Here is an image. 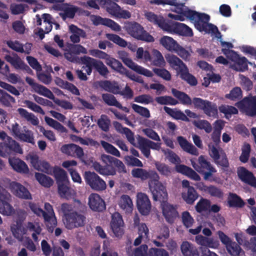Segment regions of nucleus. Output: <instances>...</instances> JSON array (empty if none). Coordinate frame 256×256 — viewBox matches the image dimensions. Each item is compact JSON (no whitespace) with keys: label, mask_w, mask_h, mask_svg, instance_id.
Returning a JSON list of instances; mask_svg holds the SVG:
<instances>
[{"label":"nucleus","mask_w":256,"mask_h":256,"mask_svg":"<svg viewBox=\"0 0 256 256\" xmlns=\"http://www.w3.org/2000/svg\"><path fill=\"white\" fill-rule=\"evenodd\" d=\"M126 29L129 34L137 40L144 30L141 25L136 22L128 24Z\"/></svg>","instance_id":"obj_35"},{"label":"nucleus","mask_w":256,"mask_h":256,"mask_svg":"<svg viewBox=\"0 0 256 256\" xmlns=\"http://www.w3.org/2000/svg\"><path fill=\"white\" fill-rule=\"evenodd\" d=\"M17 138L22 142L30 144L34 143V136L32 132L26 129L25 126L24 127L23 132H20Z\"/></svg>","instance_id":"obj_46"},{"label":"nucleus","mask_w":256,"mask_h":256,"mask_svg":"<svg viewBox=\"0 0 256 256\" xmlns=\"http://www.w3.org/2000/svg\"><path fill=\"white\" fill-rule=\"evenodd\" d=\"M144 16L149 22L158 25L159 27L164 30V28L166 27L168 22H165L162 16H158L152 12H146Z\"/></svg>","instance_id":"obj_31"},{"label":"nucleus","mask_w":256,"mask_h":256,"mask_svg":"<svg viewBox=\"0 0 256 256\" xmlns=\"http://www.w3.org/2000/svg\"><path fill=\"white\" fill-rule=\"evenodd\" d=\"M83 64H88L89 65L93 66V67L102 76H106L109 73L107 67L102 62L88 56H84L81 58Z\"/></svg>","instance_id":"obj_15"},{"label":"nucleus","mask_w":256,"mask_h":256,"mask_svg":"<svg viewBox=\"0 0 256 256\" xmlns=\"http://www.w3.org/2000/svg\"><path fill=\"white\" fill-rule=\"evenodd\" d=\"M100 144L106 152L117 157H120V152L114 146L104 140H101Z\"/></svg>","instance_id":"obj_52"},{"label":"nucleus","mask_w":256,"mask_h":256,"mask_svg":"<svg viewBox=\"0 0 256 256\" xmlns=\"http://www.w3.org/2000/svg\"><path fill=\"white\" fill-rule=\"evenodd\" d=\"M180 78L186 81L188 83L192 86H196L197 84V80L196 78L189 72L187 67L186 70L182 71L180 74Z\"/></svg>","instance_id":"obj_58"},{"label":"nucleus","mask_w":256,"mask_h":256,"mask_svg":"<svg viewBox=\"0 0 256 256\" xmlns=\"http://www.w3.org/2000/svg\"><path fill=\"white\" fill-rule=\"evenodd\" d=\"M103 100L109 106H116L117 108H121V104L116 99L115 97L109 94H104L102 95Z\"/></svg>","instance_id":"obj_64"},{"label":"nucleus","mask_w":256,"mask_h":256,"mask_svg":"<svg viewBox=\"0 0 256 256\" xmlns=\"http://www.w3.org/2000/svg\"><path fill=\"white\" fill-rule=\"evenodd\" d=\"M27 232L31 233V236L35 242H38V236L42 234V228L40 222H28L26 224Z\"/></svg>","instance_id":"obj_22"},{"label":"nucleus","mask_w":256,"mask_h":256,"mask_svg":"<svg viewBox=\"0 0 256 256\" xmlns=\"http://www.w3.org/2000/svg\"><path fill=\"white\" fill-rule=\"evenodd\" d=\"M208 116L216 118L218 114L217 106L216 104L209 102L202 110Z\"/></svg>","instance_id":"obj_54"},{"label":"nucleus","mask_w":256,"mask_h":256,"mask_svg":"<svg viewBox=\"0 0 256 256\" xmlns=\"http://www.w3.org/2000/svg\"><path fill=\"white\" fill-rule=\"evenodd\" d=\"M104 60H105L106 64L112 70L120 74L124 73V68L120 61L112 57H111L107 54H106V56H104Z\"/></svg>","instance_id":"obj_32"},{"label":"nucleus","mask_w":256,"mask_h":256,"mask_svg":"<svg viewBox=\"0 0 256 256\" xmlns=\"http://www.w3.org/2000/svg\"><path fill=\"white\" fill-rule=\"evenodd\" d=\"M159 180L160 176L156 172H152L148 182L149 188L154 200L161 202L162 214L166 222L172 223L178 214L176 207L167 202L168 194L166 186Z\"/></svg>","instance_id":"obj_1"},{"label":"nucleus","mask_w":256,"mask_h":256,"mask_svg":"<svg viewBox=\"0 0 256 256\" xmlns=\"http://www.w3.org/2000/svg\"><path fill=\"white\" fill-rule=\"evenodd\" d=\"M110 227L114 236L120 238L124 234V222L121 215L118 212H114L112 215Z\"/></svg>","instance_id":"obj_12"},{"label":"nucleus","mask_w":256,"mask_h":256,"mask_svg":"<svg viewBox=\"0 0 256 256\" xmlns=\"http://www.w3.org/2000/svg\"><path fill=\"white\" fill-rule=\"evenodd\" d=\"M217 234L222 243L224 244L228 252L232 256H240L244 254V252L240 246L232 242L230 238L222 232L218 231Z\"/></svg>","instance_id":"obj_4"},{"label":"nucleus","mask_w":256,"mask_h":256,"mask_svg":"<svg viewBox=\"0 0 256 256\" xmlns=\"http://www.w3.org/2000/svg\"><path fill=\"white\" fill-rule=\"evenodd\" d=\"M208 148L209 154L214 161L220 159V155L224 152L221 148L211 144L208 145Z\"/></svg>","instance_id":"obj_62"},{"label":"nucleus","mask_w":256,"mask_h":256,"mask_svg":"<svg viewBox=\"0 0 256 256\" xmlns=\"http://www.w3.org/2000/svg\"><path fill=\"white\" fill-rule=\"evenodd\" d=\"M232 68L237 71H244L248 68L247 60L244 57L238 56L236 60L234 61Z\"/></svg>","instance_id":"obj_47"},{"label":"nucleus","mask_w":256,"mask_h":256,"mask_svg":"<svg viewBox=\"0 0 256 256\" xmlns=\"http://www.w3.org/2000/svg\"><path fill=\"white\" fill-rule=\"evenodd\" d=\"M156 102L162 105H176L178 102L176 100L172 98L170 96H161L156 98Z\"/></svg>","instance_id":"obj_60"},{"label":"nucleus","mask_w":256,"mask_h":256,"mask_svg":"<svg viewBox=\"0 0 256 256\" xmlns=\"http://www.w3.org/2000/svg\"><path fill=\"white\" fill-rule=\"evenodd\" d=\"M180 250L183 256H198L197 248L188 242H183L180 246Z\"/></svg>","instance_id":"obj_33"},{"label":"nucleus","mask_w":256,"mask_h":256,"mask_svg":"<svg viewBox=\"0 0 256 256\" xmlns=\"http://www.w3.org/2000/svg\"><path fill=\"white\" fill-rule=\"evenodd\" d=\"M17 112L21 118H24L34 126H38L39 124L38 118L33 114L30 113L23 108H18Z\"/></svg>","instance_id":"obj_37"},{"label":"nucleus","mask_w":256,"mask_h":256,"mask_svg":"<svg viewBox=\"0 0 256 256\" xmlns=\"http://www.w3.org/2000/svg\"><path fill=\"white\" fill-rule=\"evenodd\" d=\"M198 164H196L193 160H190L192 167L200 173H203L212 166L208 162L203 156H200L198 158Z\"/></svg>","instance_id":"obj_29"},{"label":"nucleus","mask_w":256,"mask_h":256,"mask_svg":"<svg viewBox=\"0 0 256 256\" xmlns=\"http://www.w3.org/2000/svg\"><path fill=\"white\" fill-rule=\"evenodd\" d=\"M182 198L188 204H192L198 198V194L194 188H189L182 193Z\"/></svg>","instance_id":"obj_39"},{"label":"nucleus","mask_w":256,"mask_h":256,"mask_svg":"<svg viewBox=\"0 0 256 256\" xmlns=\"http://www.w3.org/2000/svg\"><path fill=\"white\" fill-rule=\"evenodd\" d=\"M237 174L242 182L256 188V179L251 172L244 167H240L238 168Z\"/></svg>","instance_id":"obj_19"},{"label":"nucleus","mask_w":256,"mask_h":256,"mask_svg":"<svg viewBox=\"0 0 256 256\" xmlns=\"http://www.w3.org/2000/svg\"><path fill=\"white\" fill-rule=\"evenodd\" d=\"M219 110L224 114L226 118H229L232 114H236L238 112V110L236 108L228 105L220 106L219 108Z\"/></svg>","instance_id":"obj_56"},{"label":"nucleus","mask_w":256,"mask_h":256,"mask_svg":"<svg viewBox=\"0 0 256 256\" xmlns=\"http://www.w3.org/2000/svg\"><path fill=\"white\" fill-rule=\"evenodd\" d=\"M162 152L165 155L166 158L172 163L176 164H180L181 162L179 156L176 155L173 152L166 149H162Z\"/></svg>","instance_id":"obj_53"},{"label":"nucleus","mask_w":256,"mask_h":256,"mask_svg":"<svg viewBox=\"0 0 256 256\" xmlns=\"http://www.w3.org/2000/svg\"><path fill=\"white\" fill-rule=\"evenodd\" d=\"M123 134L126 135L127 140L130 144L136 148H139L140 144L138 140V137H142L141 136L136 135L134 138V133L128 128L125 129Z\"/></svg>","instance_id":"obj_49"},{"label":"nucleus","mask_w":256,"mask_h":256,"mask_svg":"<svg viewBox=\"0 0 256 256\" xmlns=\"http://www.w3.org/2000/svg\"><path fill=\"white\" fill-rule=\"evenodd\" d=\"M194 124L200 130H204L206 133H210L212 130L210 124L206 120H195Z\"/></svg>","instance_id":"obj_55"},{"label":"nucleus","mask_w":256,"mask_h":256,"mask_svg":"<svg viewBox=\"0 0 256 256\" xmlns=\"http://www.w3.org/2000/svg\"><path fill=\"white\" fill-rule=\"evenodd\" d=\"M131 174L134 178H140L142 180H146L150 176L149 173L146 170L140 168L133 169Z\"/></svg>","instance_id":"obj_63"},{"label":"nucleus","mask_w":256,"mask_h":256,"mask_svg":"<svg viewBox=\"0 0 256 256\" xmlns=\"http://www.w3.org/2000/svg\"><path fill=\"white\" fill-rule=\"evenodd\" d=\"M35 176L40 184L45 187H50L54 183L53 180L50 178L42 174L36 172Z\"/></svg>","instance_id":"obj_51"},{"label":"nucleus","mask_w":256,"mask_h":256,"mask_svg":"<svg viewBox=\"0 0 256 256\" xmlns=\"http://www.w3.org/2000/svg\"><path fill=\"white\" fill-rule=\"evenodd\" d=\"M136 58L142 60L144 62L151 60L150 54L148 50H144L142 47L138 48L136 52Z\"/></svg>","instance_id":"obj_57"},{"label":"nucleus","mask_w":256,"mask_h":256,"mask_svg":"<svg viewBox=\"0 0 256 256\" xmlns=\"http://www.w3.org/2000/svg\"><path fill=\"white\" fill-rule=\"evenodd\" d=\"M0 139L4 142V146L18 153L22 154V150L19 144L8 136L4 131L0 132Z\"/></svg>","instance_id":"obj_17"},{"label":"nucleus","mask_w":256,"mask_h":256,"mask_svg":"<svg viewBox=\"0 0 256 256\" xmlns=\"http://www.w3.org/2000/svg\"><path fill=\"white\" fill-rule=\"evenodd\" d=\"M134 226L137 228L138 236L134 241V244L138 246L142 242H146L149 240V230L144 223L139 224L137 216L134 218Z\"/></svg>","instance_id":"obj_9"},{"label":"nucleus","mask_w":256,"mask_h":256,"mask_svg":"<svg viewBox=\"0 0 256 256\" xmlns=\"http://www.w3.org/2000/svg\"><path fill=\"white\" fill-rule=\"evenodd\" d=\"M136 206L140 214L148 215L151 210V203L148 196L142 192L136 194Z\"/></svg>","instance_id":"obj_13"},{"label":"nucleus","mask_w":256,"mask_h":256,"mask_svg":"<svg viewBox=\"0 0 256 256\" xmlns=\"http://www.w3.org/2000/svg\"><path fill=\"white\" fill-rule=\"evenodd\" d=\"M150 3L152 4H170L176 6L175 10L178 13L184 14L194 24L196 28L200 32L206 33L216 34L218 32L216 26L208 23L210 16L206 14L198 13L190 10H186L183 4H178L176 0H150Z\"/></svg>","instance_id":"obj_2"},{"label":"nucleus","mask_w":256,"mask_h":256,"mask_svg":"<svg viewBox=\"0 0 256 256\" xmlns=\"http://www.w3.org/2000/svg\"><path fill=\"white\" fill-rule=\"evenodd\" d=\"M90 20L94 25L102 24L108 26L114 31H120V26L112 20L106 18H102L100 16H92Z\"/></svg>","instance_id":"obj_18"},{"label":"nucleus","mask_w":256,"mask_h":256,"mask_svg":"<svg viewBox=\"0 0 256 256\" xmlns=\"http://www.w3.org/2000/svg\"><path fill=\"white\" fill-rule=\"evenodd\" d=\"M88 204L90 208L94 211H102L105 208L104 201L97 194H92L90 196Z\"/></svg>","instance_id":"obj_21"},{"label":"nucleus","mask_w":256,"mask_h":256,"mask_svg":"<svg viewBox=\"0 0 256 256\" xmlns=\"http://www.w3.org/2000/svg\"><path fill=\"white\" fill-rule=\"evenodd\" d=\"M134 101L142 104L147 105L153 102L154 98L150 94H142L136 96L134 98Z\"/></svg>","instance_id":"obj_59"},{"label":"nucleus","mask_w":256,"mask_h":256,"mask_svg":"<svg viewBox=\"0 0 256 256\" xmlns=\"http://www.w3.org/2000/svg\"><path fill=\"white\" fill-rule=\"evenodd\" d=\"M172 93L174 97L180 100L183 104L190 105L192 104V100L186 94L178 90L175 88L172 89Z\"/></svg>","instance_id":"obj_44"},{"label":"nucleus","mask_w":256,"mask_h":256,"mask_svg":"<svg viewBox=\"0 0 256 256\" xmlns=\"http://www.w3.org/2000/svg\"><path fill=\"white\" fill-rule=\"evenodd\" d=\"M92 166L97 172L102 175H114L116 174L114 169H109L107 167H103L98 162H94Z\"/></svg>","instance_id":"obj_50"},{"label":"nucleus","mask_w":256,"mask_h":256,"mask_svg":"<svg viewBox=\"0 0 256 256\" xmlns=\"http://www.w3.org/2000/svg\"><path fill=\"white\" fill-rule=\"evenodd\" d=\"M6 182L9 184L11 192L16 196L25 199L31 198L29 192L21 184L14 182H10L8 179L6 180Z\"/></svg>","instance_id":"obj_14"},{"label":"nucleus","mask_w":256,"mask_h":256,"mask_svg":"<svg viewBox=\"0 0 256 256\" xmlns=\"http://www.w3.org/2000/svg\"><path fill=\"white\" fill-rule=\"evenodd\" d=\"M84 178L86 183L94 190H103L106 188L105 182L94 172H86Z\"/></svg>","instance_id":"obj_6"},{"label":"nucleus","mask_w":256,"mask_h":256,"mask_svg":"<svg viewBox=\"0 0 256 256\" xmlns=\"http://www.w3.org/2000/svg\"><path fill=\"white\" fill-rule=\"evenodd\" d=\"M44 120L46 124L51 128L61 132H66V128L60 122L52 119V118L46 116L44 117Z\"/></svg>","instance_id":"obj_48"},{"label":"nucleus","mask_w":256,"mask_h":256,"mask_svg":"<svg viewBox=\"0 0 256 256\" xmlns=\"http://www.w3.org/2000/svg\"><path fill=\"white\" fill-rule=\"evenodd\" d=\"M244 106V110L246 114L254 116H256V97L250 96L244 98L242 101Z\"/></svg>","instance_id":"obj_26"},{"label":"nucleus","mask_w":256,"mask_h":256,"mask_svg":"<svg viewBox=\"0 0 256 256\" xmlns=\"http://www.w3.org/2000/svg\"><path fill=\"white\" fill-rule=\"evenodd\" d=\"M175 169L177 172L186 175L194 180L198 181L200 180V176L196 172L185 165L176 164Z\"/></svg>","instance_id":"obj_25"},{"label":"nucleus","mask_w":256,"mask_h":256,"mask_svg":"<svg viewBox=\"0 0 256 256\" xmlns=\"http://www.w3.org/2000/svg\"><path fill=\"white\" fill-rule=\"evenodd\" d=\"M100 86L106 91L116 94L120 92V88L118 84L116 82L104 80L100 82Z\"/></svg>","instance_id":"obj_38"},{"label":"nucleus","mask_w":256,"mask_h":256,"mask_svg":"<svg viewBox=\"0 0 256 256\" xmlns=\"http://www.w3.org/2000/svg\"><path fill=\"white\" fill-rule=\"evenodd\" d=\"M147 246L143 244L134 250L128 248L126 252L129 256H147Z\"/></svg>","instance_id":"obj_45"},{"label":"nucleus","mask_w":256,"mask_h":256,"mask_svg":"<svg viewBox=\"0 0 256 256\" xmlns=\"http://www.w3.org/2000/svg\"><path fill=\"white\" fill-rule=\"evenodd\" d=\"M44 218L45 224L50 232H52L53 228L57 225V220L54 213L46 214L42 216Z\"/></svg>","instance_id":"obj_43"},{"label":"nucleus","mask_w":256,"mask_h":256,"mask_svg":"<svg viewBox=\"0 0 256 256\" xmlns=\"http://www.w3.org/2000/svg\"><path fill=\"white\" fill-rule=\"evenodd\" d=\"M107 11L118 18L128 19L130 18L131 14L128 10H122L116 3V0H104Z\"/></svg>","instance_id":"obj_7"},{"label":"nucleus","mask_w":256,"mask_h":256,"mask_svg":"<svg viewBox=\"0 0 256 256\" xmlns=\"http://www.w3.org/2000/svg\"><path fill=\"white\" fill-rule=\"evenodd\" d=\"M9 163L12 168L20 173L28 174L29 171L28 168L26 164L18 158H9Z\"/></svg>","instance_id":"obj_30"},{"label":"nucleus","mask_w":256,"mask_h":256,"mask_svg":"<svg viewBox=\"0 0 256 256\" xmlns=\"http://www.w3.org/2000/svg\"><path fill=\"white\" fill-rule=\"evenodd\" d=\"M52 174L54 175L56 183L58 184L60 183H64L68 182L66 172L61 168L55 167L54 168Z\"/></svg>","instance_id":"obj_41"},{"label":"nucleus","mask_w":256,"mask_h":256,"mask_svg":"<svg viewBox=\"0 0 256 256\" xmlns=\"http://www.w3.org/2000/svg\"><path fill=\"white\" fill-rule=\"evenodd\" d=\"M10 198V194L6 191L0 193V213L4 216H10L15 212L13 206L7 202Z\"/></svg>","instance_id":"obj_11"},{"label":"nucleus","mask_w":256,"mask_h":256,"mask_svg":"<svg viewBox=\"0 0 256 256\" xmlns=\"http://www.w3.org/2000/svg\"><path fill=\"white\" fill-rule=\"evenodd\" d=\"M160 42L166 49L170 52H174L178 44L172 38L164 36L160 40Z\"/></svg>","instance_id":"obj_36"},{"label":"nucleus","mask_w":256,"mask_h":256,"mask_svg":"<svg viewBox=\"0 0 256 256\" xmlns=\"http://www.w3.org/2000/svg\"><path fill=\"white\" fill-rule=\"evenodd\" d=\"M10 230L13 236L20 242L26 238L24 236L27 234L26 228H24L20 221L16 220L11 225Z\"/></svg>","instance_id":"obj_16"},{"label":"nucleus","mask_w":256,"mask_h":256,"mask_svg":"<svg viewBox=\"0 0 256 256\" xmlns=\"http://www.w3.org/2000/svg\"><path fill=\"white\" fill-rule=\"evenodd\" d=\"M34 92L54 100V96L52 92L46 87L39 84Z\"/></svg>","instance_id":"obj_61"},{"label":"nucleus","mask_w":256,"mask_h":256,"mask_svg":"<svg viewBox=\"0 0 256 256\" xmlns=\"http://www.w3.org/2000/svg\"><path fill=\"white\" fill-rule=\"evenodd\" d=\"M138 140L140 144L138 148L148 158H150V149L159 150L161 148L160 142H155L143 137H138Z\"/></svg>","instance_id":"obj_8"},{"label":"nucleus","mask_w":256,"mask_h":256,"mask_svg":"<svg viewBox=\"0 0 256 256\" xmlns=\"http://www.w3.org/2000/svg\"><path fill=\"white\" fill-rule=\"evenodd\" d=\"M164 30L188 36L193 34L190 28L184 24L178 22H168L166 27L164 28Z\"/></svg>","instance_id":"obj_10"},{"label":"nucleus","mask_w":256,"mask_h":256,"mask_svg":"<svg viewBox=\"0 0 256 256\" xmlns=\"http://www.w3.org/2000/svg\"><path fill=\"white\" fill-rule=\"evenodd\" d=\"M152 64L157 66H164L166 64L162 54L157 50L154 49L152 50V56H151Z\"/></svg>","instance_id":"obj_40"},{"label":"nucleus","mask_w":256,"mask_h":256,"mask_svg":"<svg viewBox=\"0 0 256 256\" xmlns=\"http://www.w3.org/2000/svg\"><path fill=\"white\" fill-rule=\"evenodd\" d=\"M165 58L170 66L176 70L178 74L186 70V66L176 56L168 54L165 56Z\"/></svg>","instance_id":"obj_20"},{"label":"nucleus","mask_w":256,"mask_h":256,"mask_svg":"<svg viewBox=\"0 0 256 256\" xmlns=\"http://www.w3.org/2000/svg\"><path fill=\"white\" fill-rule=\"evenodd\" d=\"M118 56L119 58L122 60L123 62L128 67L136 72L147 77H152L153 76V74L150 70L138 65L133 62V60L129 58L126 52L124 51L120 52H118Z\"/></svg>","instance_id":"obj_5"},{"label":"nucleus","mask_w":256,"mask_h":256,"mask_svg":"<svg viewBox=\"0 0 256 256\" xmlns=\"http://www.w3.org/2000/svg\"><path fill=\"white\" fill-rule=\"evenodd\" d=\"M60 210L64 214L63 222L67 229L72 230L85 225V216L76 210L74 204H62Z\"/></svg>","instance_id":"obj_3"},{"label":"nucleus","mask_w":256,"mask_h":256,"mask_svg":"<svg viewBox=\"0 0 256 256\" xmlns=\"http://www.w3.org/2000/svg\"><path fill=\"white\" fill-rule=\"evenodd\" d=\"M6 60L10 62L16 69L26 70L28 72H32V70L22 59L17 55L11 56L6 55L5 56Z\"/></svg>","instance_id":"obj_23"},{"label":"nucleus","mask_w":256,"mask_h":256,"mask_svg":"<svg viewBox=\"0 0 256 256\" xmlns=\"http://www.w3.org/2000/svg\"><path fill=\"white\" fill-rule=\"evenodd\" d=\"M118 206L126 214H132L134 210V204L130 198L126 194L122 195L119 200Z\"/></svg>","instance_id":"obj_24"},{"label":"nucleus","mask_w":256,"mask_h":256,"mask_svg":"<svg viewBox=\"0 0 256 256\" xmlns=\"http://www.w3.org/2000/svg\"><path fill=\"white\" fill-rule=\"evenodd\" d=\"M58 186V194L62 198L69 199L75 195L74 190L69 186V182L60 183Z\"/></svg>","instance_id":"obj_27"},{"label":"nucleus","mask_w":256,"mask_h":256,"mask_svg":"<svg viewBox=\"0 0 256 256\" xmlns=\"http://www.w3.org/2000/svg\"><path fill=\"white\" fill-rule=\"evenodd\" d=\"M177 140L184 150L194 156L198 154L197 149L192 144L189 143L186 138L180 136L178 137Z\"/></svg>","instance_id":"obj_34"},{"label":"nucleus","mask_w":256,"mask_h":256,"mask_svg":"<svg viewBox=\"0 0 256 256\" xmlns=\"http://www.w3.org/2000/svg\"><path fill=\"white\" fill-rule=\"evenodd\" d=\"M78 10V8L74 6L64 4L62 7V12L60 14V15L64 20H66V18H72L74 17Z\"/></svg>","instance_id":"obj_42"},{"label":"nucleus","mask_w":256,"mask_h":256,"mask_svg":"<svg viewBox=\"0 0 256 256\" xmlns=\"http://www.w3.org/2000/svg\"><path fill=\"white\" fill-rule=\"evenodd\" d=\"M70 32V40L74 43H78L80 42V38H84L86 34V32L74 24L68 26Z\"/></svg>","instance_id":"obj_28"}]
</instances>
